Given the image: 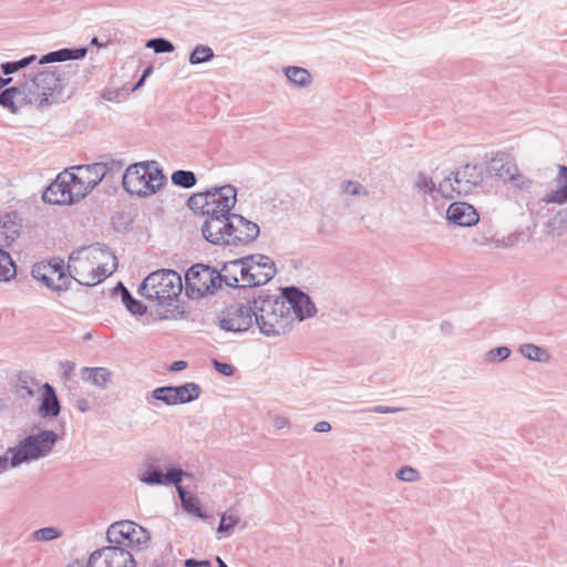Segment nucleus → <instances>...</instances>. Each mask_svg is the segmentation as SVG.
Wrapping results in <instances>:
<instances>
[{
	"label": "nucleus",
	"mask_w": 567,
	"mask_h": 567,
	"mask_svg": "<svg viewBox=\"0 0 567 567\" xmlns=\"http://www.w3.org/2000/svg\"><path fill=\"white\" fill-rule=\"evenodd\" d=\"M27 102L35 106L48 104L49 99L60 89V79L54 72H40L24 86Z\"/></svg>",
	"instance_id": "nucleus-9"
},
{
	"label": "nucleus",
	"mask_w": 567,
	"mask_h": 567,
	"mask_svg": "<svg viewBox=\"0 0 567 567\" xmlns=\"http://www.w3.org/2000/svg\"><path fill=\"white\" fill-rule=\"evenodd\" d=\"M172 181L175 185L184 188H189L195 185L196 177L193 172L189 171H176L172 175Z\"/></svg>",
	"instance_id": "nucleus-33"
},
{
	"label": "nucleus",
	"mask_w": 567,
	"mask_h": 567,
	"mask_svg": "<svg viewBox=\"0 0 567 567\" xmlns=\"http://www.w3.org/2000/svg\"><path fill=\"white\" fill-rule=\"evenodd\" d=\"M34 59V56H30V58H24L20 61H16V62H7V63H3L2 64V70L6 74H11V73H14L17 72L18 70L24 68L25 65H28L30 63V61H32Z\"/></svg>",
	"instance_id": "nucleus-38"
},
{
	"label": "nucleus",
	"mask_w": 567,
	"mask_h": 567,
	"mask_svg": "<svg viewBox=\"0 0 567 567\" xmlns=\"http://www.w3.org/2000/svg\"><path fill=\"white\" fill-rule=\"evenodd\" d=\"M32 276L42 281L47 287L53 290H65L72 281V274H66L63 268V261L52 259L48 262H38L32 267Z\"/></svg>",
	"instance_id": "nucleus-11"
},
{
	"label": "nucleus",
	"mask_w": 567,
	"mask_h": 567,
	"mask_svg": "<svg viewBox=\"0 0 567 567\" xmlns=\"http://www.w3.org/2000/svg\"><path fill=\"white\" fill-rule=\"evenodd\" d=\"M285 73L289 81L300 86H305L311 81L310 73L303 68L288 66Z\"/></svg>",
	"instance_id": "nucleus-31"
},
{
	"label": "nucleus",
	"mask_w": 567,
	"mask_h": 567,
	"mask_svg": "<svg viewBox=\"0 0 567 567\" xmlns=\"http://www.w3.org/2000/svg\"><path fill=\"white\" fill-rule=\"evenodd\" d=\"M255 321L266 336L285 333L295 320H302L312 313L308 297L293 291L290 296L266 297L255 301Z\"/></svg>",
	"instance_id": "nucleus-1"
},
{
	"label": "nucleus",
	"mask_w": 567,
	"mask_h": 567,
	"mask_svg": "<svg viewBox=\"0 0 567 567\" xmlns=\"http://www.w3.org/2000/svg\"><path fill=\"white\" fill-rule=\"evenodd\" d=\"M177 492L184 509L199 518H205L200 508L199 499L192 493H187L182 486H177Z\"/></svg>",
	"instance_id": "nucleus-27"
},
{
	"label": "nucleus",
	"mask_w": 567,
	"mask_h": 567,
	"mask_svg": "<svg viewBox=\"0 0 567 567\" xmlns=\"http://www.w3.org/2000/svg\"><path fill=\"white\" fill-rule=\"evenodd\" d=\"M12 392L18 399L30 400L40 391V382L25 371L16 373L11 379Z\"/></svg>",
	"instance_id": "nucleus-20"
},
{
	"label": "nucleus",
	"mask_w": 567,
	"mask_h": 567,
	"mask_svg": "<svg viewBox=\"0 0 567 567\" xmlns=\"http://www.w3.org/2000/svg\"><path fill=\"white\" fill-rule=\"evenodd\" d=\"M56 439L58 435L53 431H43L38 435H30L17 447L8 450L3 457H0V471L47 455L52 450Z\"/></svg>",
	"instance_id": "nucleus-4"
},
{
	"label": "nucleus",
	"mask_w": 567,
	"mask_h": 567,
	"mask_svg": "<svg viewBox=\"0 0 567 567\" xmlns=\"http://www.w3.org/2000/svg\"><path fill=\"white\" fill-rule=\"evenodd\" d=\"M214 56L209 47L198 45L190 53L189 61L192 64H199L209 61Z\"/></svg>",
	"instance_id": "nucleus-34"
},
{
	"label": "nucleus",
	"mask_w": 567,
	"mask_h": 567,
	"mask_svg": "<svg viewBox=\"0 0 567 567\" xmlns=\"http://www.w3.org/2000/svg\"><path fill=\"white\" fill-rule=\"evenodd\" d=\"M237 522H238V519L233 515H229V516L223 515L221 519H220L219 527H218V532L219 533L228 532L231 527H234L237 524Z\"/></svg>",
	"instance_id": "nucleus-41"
},
{
	"label": "nucleus",
	"mask_w": 567,
	"mask_h": 567,
	"mask_svg": "<svg viewBox=\"0 0 567 567\" xmlns=\"http://www.w3.org/2000/svg\"><path fill=\"white\" fill-rule=\"evenodd\" d=\"M141 291L146 299L163 305L182 291L181 276L174 270L154 271L144 279Z\"/></svg>",
	"instance_id": "nucleus-5"
},
{
	"label": "nucleus",
	"mask_w": 567,
	"mask_h": 567,
	"mask_svg": "<svg viewBox=\"0 0 567 567\" xmlns=\"http://www.w3.org/2000/svg\"><path fill=\"white\" fill-rule=\"evenodd\" d=\"M94 44H97V40L94 38L92 41Z\"/></svg>",
	"instance_id": "nucleus-57"
},
{
	"label": "nucleus",
	"mask_w": 567,
	"mask_h": 567,
	"mask_svg": "<svg viewBox=\"0 0 567 567\" xmlns=\"http://www.w3.org/2000/svg\"><path fill=\"white\" fill-rule=\"evenodd\" d=\"M214 367L216 368V370L226 375V377H230L234 374L235 372V369L231 364H228V363H221L217 360H214Z\"/></svg>",
	"instance_id": "nucleus-44"
},
{
	"label": "nucleus",
	"mask_w": 567,
	"mask_h": 567,
	"mask_svg": "<svg viewBox=\"0 0 567 567\" xmlns=\"http://www.w3.org/2000/svg\"><path fill=\"white\" fill-rule=\"evenodd\" d=\"M63 368H64V375H65L66 378H70V377H71V374H72V372L74 371L75 364H74L73 362H69V361H68V362H65V363L63 364Z\"/></svg>",
	"instance_id": "nucleus-50"
},
{
	"label": "nucleus",
	"mask_w": 567,
	"mask_h": 567,
	"mask_svg": "<svg viewBox=\"0 0 567 567\" xmlns=\"http://www.w3.org/2000/svg\"><path fill=\"white\" fill-rule=\"evenodd\" d=\"M176 388H159L155 391V398L167 404H177V396L175 394Z\"/></svg>",
	"instance_id": "nucleus-36"
},
{
	"label": "nucleus",
	"mask_w": 567,
	"mask_h": 567,
	"mask_svg": "<svg viewBox=\"0 0 567 567\" xmlns=\"http://www.w3.org/2000/svg\"><path fill=\"white\" fill-rule=\"evenodd\" d=\"M22 100L27 101L24 87H10L0 93V104L13 113H17L19 110L17 102Z\"/></svg>",
	"instance_id": "nucleus-25"
},
{
	"label": "nucleus",
	"mask_w": 567,
	"mask_h": 567,
	"mask_svg": "<svg viewBox=\"0 0 567 567\" xmlns=\"http://www.w3.org/2000/svg\"><path fill=\"white\" fill-rule=\"evenodd\" d=\"M70 184L78 199L84 198L106 174V166L101 163L82 165L65 169Z\"/></svg>",
	"instance_id": "nucleus-8"
},
{
	"label": "nucleus",
	"mask_w": 567,
	"mask_h": 567,
	"mask_svg": "<svg viewBox=\"0 0 567 567\" xmlns=\"http://www.w3.org/2000/svg\"><path fill=\"white\" fill-rule=\"evenodd\" d=\"M509 353H511V351L506 347H499V348L491 351V354L492 355L497 354L499 357V360L506 359L509 355Z\"/></svg>",
	"instance_id": "nucleus-47"
},
{
	"label": "nucleus",
	"mask_w": 567,
	"mask_h": 567,
	"mask_svg": "<svg viewBox=\"0 0 567 567\" xmlns=\"http://www.w3.org/2000/svg\"><path fill=\"white\" fill-rule=\"evenodd\" d=\"M43 200L53 205H70L78 202L76 195L69 181V175L60 173L43 193Z\"/></svg>",
	"instance_id": "nucleus-16"
},
{
	"label": "nucleus",
	"mask_w": 567,
	"mask_h": 567,
	"mask_svg": "<svg viewBox=\"0 0 567 567\" xmlns=\"http://www.w3.org/2000/svg\"><path fill=\"white\" fill-rule=\"evenodd\" d=\"M21 225L10 216L0 219V249L10 247L20 236Z\"/></svg>",
	"instance_id": "nucleus-23"
},
{
	"label": "nucleus",
	"mask_w": 567,
	"mask_h": 567,
	"mask_svg": "<svg viewBox=\"0 0 567 567\" xmlns=\"http://www.w3.org/2000/svg\"><path fill=\"white\" fill-rule=\"evenodd\" d=\"M11 81V79H8V80H3L1 76H0V89L6 85L7 83H9Z\"/></svg>",
	"instance_id": "nucleus-56"
},
{
	"label": "nucleus",
	"mask_w": 567,
	"mask_h": 567,
	"mask_svg": "<svg viewBox=\"0 0 567 567\" xmlns=\"http://www.w3.org/2000/svg\"><path fill=\"white\" fill-rule=\"evenodd\" d=\"M228 227L229 230L227 233L226 245L250 243L259 233L257 224L245 219L240 215H230Z\"/></svg>",
	"instance_id": "nucleus-17"
},
{
	"label": "nucleus",
	"mask_w": 567,
	"mask_h": 567,
	"mask_svg": "<svg viewBox=\"0 0 567 567\" xmlns=\"http://www.w3.org/2000/svg\"><path fill=\"white\" fill-rule=\"evenodd\" d=\"M175 394L177 396V404L190 402L198 398L199 388L195 383H186L181 386H175Z\"/></svg>",
	"instance_id": "nucleus-29"
},
{
	"label": "nucleus",
	"mask_w": 567,
	"mask_h": 567,
	"mask_svg": "<svg viewBox=\"0 0 567 567\" xmlns=\"http://www.w3.org/2000/svg\"><path fill=\"white\" fill-rule=\"evenodd\" d=\"M186 567H210V563L207 560L197 561L195 559H187L185 561Z\"/></svg>",
	"instance_id": "nucleus-48"
},
{
	"label": "nucleus",
	"mask_w": 567,
	"mask_h": 567,
	"mask_svg": "<svg viewBox=\"0 0 567 567\" xmlns=\"http://www.w3.org/2000/svg\"><path fill=\"white\" fill-rule=\"evenodd\" d=\"M398 477L405 482H414L417 480L419 474L414 468L406 466L399 471Z\"/></svg>",
	"instance_id": "nucleus-42"
},
{
	"label": "nucleus",
	"mask_w": 567,
	"mask_h": 567,
	"mask_svg": "<svg viewBox=\"0 0 567 567\" xmlns=\"http://www.w3.org/2000/svg\"><path fill=\"white\" fill-rule=\"evenodd\" d=\"M523 355L535 361H546L548 359L547 352L534 344H525L520 348Z\"/></svg>",
	"instance_id": "nucleus-35"
},
{
	"label": "nucleus",
	"mask_w": 567,
	"mask_h": 567,
	"mask_svg": "<svg viewBox=\"0 0 567 567\" xmlns=\"http://www.w3.org/2000/svg\"><path fill=\"white\" fill-rule=\"evenodd\" d=\"M219 281V275L208 266L195 265L185 275L186 290L197 296L212 292Z\"/></svg>",
	"instance_id": "nucleus-13"
},
{
	"label": "nucleus",
	"mask_w": 567,
	"mask_h": 567,
	"mask_svg": "<svg viewBox=\"0 0 567 567\" xmlns=\"http://www.w3.org/2000/svg\"><path fill=\"white\" fill-rule=\"evenodd\" d=\"M83 380L99 388H105L111 381V372L105 368H84Z\"/></svg>",
	"instance_id": "nucleus-26"
},
{
	"label": "nucleus",
	"mask_w": 567,
	"mask_h": 567,
	"mask_svg": "<svg viewBox=\"0 0 567 567\" xmlns=\"http://www.w3.org/2000/svg\"><path fill=\"white\" fill-rule=\"evenodd\" d=\"M71 58V51L70 50H61L56 52H51L47 54L41 62H54V61H64Z\"/></svg>",
	"instance_id": "nucleus-39"
},
{
	"label": "nucleus",
	"mask_w": 567,
	"mask_h": 567,
	"mask_svg": "<svg viewBox=\"0 0 567 567\" xmlns=\"http://www.w3.org/2000/svg\"><path fill=\"white\" fill-rule=\"evenodd\" d=\"M121 291L122 301L132 313L142 315L146 311V307L141 301L135 300L125 287L122 286Z\"/></svg>",
	"instance_id": "nucleus-32"
},
{
	"label": "nucleus",
	"mask_w": 567,
	"mask_h": 567,
	"mask_svg": "<svg viewBox=\"0 0 567 567\" xmlns=\"http://www.w3.org/2000/svg\"><path fill=\"white\" fill-rule=\"evenodd\" d=\"M165 183V176L155 162H140L130 165L123 175V187L131 194L147 197L157 193Z\"/></svg>",
	"instance_id": "nucleus-3"
},
{
	"label": "nucleus",
	"mask_w": 567,
	"mask_h": 567,
	"mask_svg": "<svg viewBox=\"0 0 567 567\" xmlns=\"http://www.w3.org/2000/svg\"><path fill=\"white\" fill-rule=\"evenodd\" d=\"M437 192L445 199H453L458 196H464V193H458V184H455L454 176H449L440 182Z\"/></svg>",
	"instance_id": "nucleus-30"
},
{
	"label": "nucleus",
	"mask_w": 567,
	"mask_h": 567,
	"mask_svg": "<svg viewBox=\"0 0 567 567\" xmlns=\"http://www.w3.org/2000/svg\"><path fill=\"white\" fill-rule=\"evenodd\" d=\"M216 561L218 564V567H228L220 557H217Z\"/></svg>",
	"instance_id": "nucleus-55"
},
{
	"label": "nucleus",
	"mask_w": 567,
	"mask_h": 567,
	"mask_svg": "<svg viewBox=\"0 0 567 567\" xmlns=\"http://www.w3.org/2000/svg\"><path fill=\"white\" fill-rule=\"evenodd\" d=\"M151 71H152V69H151V68H148V69L144 72L143 76L141 78V80H140V81L137 82V84L135 85V89L140 87V86L143 84V82H144L145 78L151 73Z\"/></svg>",
	"instance_id": "nucleus-53"
},
{
	"label": "nucleus",
	"mask_w": 567,
	"mask_h": 567,
	"mask_svg": "<svg viewBox=\"0 0 567 567\" xmlns=\"http://www.w3.org/2000/svg\"><path fill=\"white\" fill-rule=\"evenodd\" d=\"M374 411H377L379 413H390V412H395L398 410L396 409L386 408V406H378V408L374 409Z\"/></svg>",
	"instance_id": "nucleus-52"
},
{
	"label": "nucleus",
	"mask_w": 567,
	"mask_h": 567,
	"mask_svg": "<svg viewBox=\"0 0 567 567\" xmlns=\"http://www.w3.org/2000/svg\"><path fill=\"white\" fill-rule=\"evenodd\" d=\"M361 188H362V186L359 183H355L352 181H348L343 185L344 193L351 194V195L360 194Z\"/></svg>",
	"instance_id": "nucleus-46"
},
{
	"label": "nucleus",
	"mask_w": 567,
	"mask_h": 567,
	"mask_svg": "<svg viewBox=\"0 0 567 567\" xmlns=\"http://www.w3.org/2000/svg\"><path fill=\"white\" fill-rule=\"evenodd\" d=\"M446 217L451 223L462 227L473 226L480 219L476 209L464 202L452 203L446 210Z\"/></svg>",
	"instance_id": "nucleus-21"
},
{
	"label": "nucleus",
	"mask_w": 567,
	"mask_h": 567,
	"mask_svg": "<svg viewBox=\"0 0 567 567\" xmlns=\"http://www.w3.org/2000/svg\"><path fill=\"white\" fill-rule=\"evenodd\" d=\"M91 567H136L133 555L117 546L103 547L91 554Z\"/></svg>",
	"instance_id": "nucleus-14"
},
{
	"label": "nucleus",
	"mask_w": 567,
	"mask_h": 567,
	"mask_svg": "<svg viewBox=\"0 0 567 567\" xmlns=\"http://www.w3.org/2000/svg\"><path fill=\"white\" fill-rule=\"evenodd\" d=\"M116 257L105 247H82L69 257L68 270L73 279L84 286H95L116 269Z\"/></svg>",
	"instance_id": "nucleus-2"
},
{
	"label": "nucleus",
	"mask_w": 567,
	"mask_h": 567,
	"mask_svg": "<svg viewBox=\"0 0 567 567\" xmlns=\"http://www.w3.org/2000/svg\"><path fill=\"white\" fill-rule=\"evenodd\" d=\"M255 315L256 311L248 305H230L221 313L220 327L227 331H246L252 326Z\"/></svg>",
	"instance_id": "nucleus-15"
},
{
	"label": "nucleus",
	"mask_w": 567,
	"mask_h": 567,
	"mask_svg": "<svg viewBox=\"0 0 567 567\" xmlns=\"http://www.w3.org/2000/svg\"><path fill=\"white\" fill-rule=\"evenodd\" d=\"M331 429L330 424L326 421L318 422L315 426L317 432H329Z\"/></svg>",
	"instance_id": "nucleus-49"
},
{
	"label": "nucleus",
	"mask_w": 567,
	"mask_h": 567,
	"mask_svg": "<svg viewBox=\"0 0 567 567\" xmlns=\"http://www.w3.org/2000/svg\"><path fill=\"white\" fill-rule=\"evenodd\" d=\"M42 403L40 406V413L43 416H56L60 413V403L56 398L53 386L49 383H44Z\"/></svg>",
	"instance_id": "nucleus-24"
},
{
	"label": "nucleus",
	"mask_w": 567,
	"mask_h": 567,
	"mask_svg": "<svg viewBox=\"0 0 567 567\" xmlns=\"http://www.w3.org/2000/svg\"><path fill=\"white\" fill-rule=\"evenodd\" d=\"M233 267L240 271L241 278H234L236 284L243 281L251 286H261L267 284L276 274L274 261L264 255L250 256L239 260H233L226 264L224 271Z\"/></svg>",
	"instance_id": "nucleus-7"
},
{
	"label": "nucleus",
	"mask_w": 567,
	"mask_h": 567,
	"mask_svg": "<svg viewBox=\"0 0 567 567\" xmlns=\"http://www.w3.org/2000/svg\"><path fill=\"white\" fill-rule=\"evenodd\" d=\"M492 169L502 182L525 190L532 185V181L519 171L515 158L506 153H498L492 159Z\"/></svg>",
	"instance_id": "nucleus-10"
},
{
	"label": "nucleus",
	"mask_w": 567,
	"mask_h": 567,
	"mask_svg": "<svg viewBox=\"0 0 567 567\" xmlns=\"http://www.w3.org/2000/svg\"><path fill=\"white\" fill-rule=\"evenodd\" d=\"M143 481L148 484H164V475L161 471H152Z\"/></svg>",
	"instance_id": "nucleus-43"
},
{
	"label": "nucleus",
	"mask_w": 567,
	"mask_h": 567,
	"mask_svg": "<svg viewBox=\"0 0 567 567\" xmlns=\"http://www.w3.org/2000/svg\"><path fill=\"white\" fill-rule=\"evenodd\" d=\"M186 365H187V363L185 361H176L173 363L171 369L174 371H179V370L185 369Z\"/></svg>",
	"instance_id": "nucleus-51"
},
{
	"label": "nucleus",
	"mask_w": 567,
	"mask_h": 567,
	"mask_svg": "<svg viewBox=\"0 0 567 567\" xmlns=\"http://www.w3.org/2000/svg\"><path fill=\"white\" fill-rule=\"evenodd\" d=\"M543 202L558 205L567 203V166H558L556 187L544 196Z\"/></svg>",
	"instance_id": "nucleus-22"
},
{
	"label": "nucleus",
	"mask_w": 567,
	"mask_h": 567,
	"mask_svg": "<svg viewBox=\"0 0 567 567\" xmlns=\"http://www.w3.org/2000/svg\"><path fill=\"white\" fill-rule=\"evenodd\" d=\"M482 181V169L474 164H465L454 174V182L458 184V193H464V196L468 195Z\"/></svg>",
	"instance_id": "nucleus-19"
},
{
	"label": "nucleus",
	"mask_w": 567,
	"mask_h": 567,
	"mask_svg": "<svg viewBox=\"0 0 567 567\" xmlns=\"http://www.w3.org/2000/svg\"><path fill=\"white\" fill-rule=\"evenodd\" d=\"M237 200V192L234 186L225 185L214 189L195 194L189 198L193 208L200 209L204 215H230Z\"/></svg>",
	"instance_id": "nucleus-6"
},
{
	"label": "nucleus",
	"mask_w": 567,
	"mask_h": 567,
	"mask_svg": "<svg viewBox=\"0 0 567 567\" xmlns=\"http://www.w3.org/2000/svg\"><path fill=\"white\" fill-rule=\"evenodd\" d=\"M35 535H37V538L44 539V540H49V539H53V538L58 537V533L53 528L40 529L35 533Z\"/></svg>",
	"instance_id": "nucleus-45"
},
{
	"label": "nucleus",
	"mask_w": 567,
	"mask_h": 567,
	"mask_svg": "<svg viewBox=\"0 0 567 567\" xmlns=\"http://www.w3.org/2000/svg\"><path fill=\"white\" fill-rule=\"evenodd\" d=\"M68 567H91V566L89 563L86 566H84V565L80 564L79 561H75V563L70 564Z\"/></svg>",
	"instance_id": "nucleus-54"
},
{
	"label": "nucleus",
	"mask_w": 567,
	"mask_h": 567,
	"mask_svg": "<svg viewBox=\"0 0 567 567\" xmlns=\"http://www.w3.org/2000/svg\"><path fill=\"white\" fill-rule=\"evenodd\" d=\"M146 45L154 49L156 53L172 52L174 50L173 44L165 39L150 40Z\"/></svg>",
	"instance_id": "nucleus-37"
},
{
	"label": "nucleus",
	"mask_w": 567,
	"mask_h": 567,
	"mask_svg": "<svg viewBox=\"0 0 567 567\" xmlns=\"http://www.w3.org/2000/svg\"><path fill=\"white\" fill-rule=\"evenodd\" d=\"M184 475V472L179 468H173L166 475H164V484L174 483L177 486H179V482L182 481V477Z\"/></svg>",
	"instance_id": "nucleus-40"
},
{
	"label": "nucleus",
	"mask_w": 567,
	"mask_h": 567,
	"mask_svg": "<svg viewBox=\"0 0 567 567\" xmlns=\"http://www.w3.org/2000/svg\"><path fill=\"white\" fill-rule=\"evenodd\" d=\"M206 216L207 218L202 228L204 238L214 245L226 244L230 215L223 217L219 215Z\"/></svg>",
	"instance_id": "nucleus-18"
},
{
	"label": "nucleus",
	"mask_w": 567,
	"mask_h": 567,
	"mask_svg": "<svg viewBox=\"0 0 567 567\" xmlns=\"http://www.w3.org/2000/svg\"><path fill=\"white\" fill-rule=\"evenodd\" d=\"M16 275L17 268L11 256L6 250L0 249V281H8L14 278Z\"/></svg>",
	"instance_id": "nucleus-28"
},
{
	"label": "nucleus",
	"mask_w": 567,
	"mask_h": 567,
	"mask_svg": "<svg viewBox=\"0 0 567 567\" xmlns=\"http://www.w3.org/2000/svg\"><path fill=\"white\" fill-rule=\"evenodd\" d=\"M112 543L121 546H141L150 540L148 532L132 520H122L112 524L107 530Z\"/></svg>",
	"instance_id": "nucleus-12"
}]
</instances>
